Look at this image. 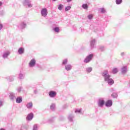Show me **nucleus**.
Masks as SVG:
<instances>
[{"instance_id": "1", "label": "nucleus", "mask_w": 130, "mask_h": 130, "mask_svg": "<svg viewBox=\"0 0 130 130\" xmlns=\"http://www.w3.org/2000/svg\"><path fill=\"white\" fill-rule=\"evenodd\" d=\"M103 76L105 78V81H108L109 85H113L114 84V81L113 79L110 78V75L108 74V70H105L103 73Z\"/></svg>"}, {"instance_id": "2", "label": "nucleus", "mask_w": 130, "mask_h": 130, "mask_svg": "<svg viewBox=\"0 0 130 130\" xmlns=\"http://www.w3.org/2000/svg\"><path fill=\"white\" fill-rule=\"evenodd\" d=\"M93 54H90L89 56H88L84 60V62H86V63L89 62L91 59H92V58L93 57Z\"/></svg>"}, {"instance_id": "3", "label": "nucleus", "mask_w": 130, "mask_h": 130, "mask_svg": "<svg viewBox=\"0 0 130 130\" xmlns=\"http://www.w3.org/2000/svg\"><path fill=\"white\" fill-rule=\"evenodd\" d=\"M41 14L43 17H46V16H47V9L46 8L42 9Z\"/></svg>"}, {"instance_id": "4", "label": "nucleus", "mask_w": 130, "mask_h": 130, "mask_svg": "<svg viewBox=\"0 0 130 130\" xmlns=\"http://www.w3.org/2000/svg\"><path fill=\"white\" fill-rule=\"evenodd\" d=\"M105 105L107 107H110L112 106V101L111 100H109L105 103Z\"/></svg>"}, {"instance_id": "5", "label": "nucleus", "mask_w": 130, "mask_h": 130, "mask_svg": "<svg viewBox=\"0 0 130 130\" xmlns=\"http://www.w3.org/2000/svg\"><path fill=\"white\" fill-rule=\"evenodd\" d=\"M35 63H36V61L35 60V59H31L29 63V67H30V68H32V67H34V66H35Z\"/></svg>"}, {"instance_id": "6", "label": "nucleus", "mask_w": 130, "mask_h": 130, "mask_svg": "<svg viewBox=\"0 0 130 130\" xmlns=\"http://www.w3.org/2000/svg\"><path fill=\"white\" fill-rule=\"evenodd\" d=\"M49 95L50 97L53 98L55 97L56 96V92L55 91H50L49 93Z\"/></svg>"}, {"instance_id": "7", "label": "nucleus", "mask_w": 130, "mask_h": 130, "mask_svg": "<svg viewBox=\"0 0 130 130\" xmlns=\"http://www.w3.org/2000/svg\"><path fill=\"white\" fill-rule=\"evenodd\" d=\"M105 103V101H104V100H100L99 102V106H100V107H103V105H104Z\"/></svg>"}, {"instance_id": "8", "label": "nucleus", "mask_w": 130, "mask_h": 130, "mask_svg": "<svg viewBox=\"0 0 130 130\" xmlns=\"http://www.w3.org/2000/svg\"><path fill=\"white\" fill-rule=\"evenodd\" d=\"M33 116H34L33 114L30 113L27 115L26 119H27V120H31V119L33 118Z\"/></svg>"}, {"instance_id": "9", "label": "nucleus", "mask_w": 130, "mask_h": 130, "mask_svg": "<svg viewBox=\"0 0 130 130\" xmlns=\"http://www.w3.org/2000/svg\"><path fill=\"white\" fill-rule=\"evenodd\" d=\"M65 69L67 70V71H71L72 70V66L67 65L65 67Z\"/></svg>"}, {"instance_id": "10", "label": "nucleus", "mask_w": 130, "mask_h": 130, "mask_svg": "<svg viewBox=\"0 0 130 130\" xmlns=\"http://www.w3.org/2000/svg\"><path fill=\"white\" fill-rule=\"evenodd\" d=\"M18 53L19 54H22L24 53V48H20L18 50Z\"/></svg>"}, {"instance_id": "11", "label": "nucleus", "mask_w": 130, "mask_h": 130, "mask_svg": "<svg viewBox=\"0 0 130 130\" xmlns=\"http://www.w3.org/2000/svg\"><path fill=\"white\" fill-rule=\"evenodd\" d=\"M112 73L113 74H117V73H118V70L117 69V68H113L112 69Z\"/></svg>"}, {"instance_id": "12", "label": "nucleus", "mask_w": 130, "mask_h": 130, "mask_svg": "<svg viewBox=\"0 0 130 130\" xmlns=\"http://www.w3.org/2000/svg\"><path fill=\"white\" fill-rule=\"evenodd\" d=\"M17 103H21L22 102V98H17L16 100Z\"/></svg>"}, {"instance_id": "13", "label": "nucleus", "mask_w": 130, "mask_h": 130, "mask_svg": "<svg viewBox=\"0 0 130 130\" xmlns=\"http://www.w3.org/2000/svg\"><path fill=\"white\" fill-rule=\"evenodd\" d=\"M32 106H33V104L32 103H29L26 105V107L28 108H32Z\"/></svg>"}, {"instance_id": "14", "label": "nucleus", "mask_w": 130, "mask_h": 130, "mask_svg": "<svg viewBox=\"0 0 130 130\" xmlns=\"http://www.w3.org/2000/svg\"><path fill=\"white\" fill-rule=\"evenodd\" d=\"M62 8H63V5L60 4L59 5H58V10H59L60 11H61V10H62Z\"/></svg>"}, {"instance_id": "15", "label": "nucleus", "mask_w": 130, "mask_h": 130, "mask_svg": "<svg viewBox=\"0 0 130 130\" xmlns=\"http://www.w3.org/2000/svg\"><path fill=\"white\" fill-rule=\"evenodd\" d=\"M71 8L72 7L71 6H67L65 8L66 12H68V11H70V10H71Z\"/></svg>"}, {"instance_id": "16", "label": "nucleus", "mask_w": 130, "mask_h": 130, "mask_svg": "<svg viewBox=\"0 0 130 130\" xmlns=\"http://www.w3.org/2000/svg\"><path fill=\"white\" fill-rule=\"evenodd\" d=\"M117 94L116 93H113L112 94V96L113 98H117Z\"/></svg>"}, {"instance_id": "17", "label": "nucleus", "mask_w": 130, "mask_h": 130, "mask_svg": "<svg viewBox=\"0 0 130 130\" xmlns=\"http://www.w3.org/2000/svg\"><path fill=\"white\" fill-rule=\"evenodd\" d=\"M101 13H102V14H104V13H105V12H106V10H105V9L104 8H101Z\"/></svg>"}, {"instance_id": "18", "label": "nucleus", "mask_w": 130, "mask_h": 130, "mask_svg": "<svg viewBox=\"0 0 130 130\" xmlns=\"http://www.w3.org/2000/svg\"><path fill=\"white\" fill-rule=\"evenodd\" d=\"M82 8H83V9H88V5H87V4H83V5H82Z\"/></svg>"}, {"instance_id": "19", "label": "nucleus", "mask_w": 130, "mask_h": 130, "mask_svg": "<svg viewBox=\"0 0 130 130\" xmlns=\"http://www.w3.org/2000/svg\"><path fill=\"white\" fill-rule=\"evenodd\" d=\"M121 2H122V0H116L117 5H120V4H121Z\"/></svg>"}, {"instance_id": "20", "label": "nucleus", "mask_w": 130, "mask_h": 130, "mask_svg": "<svg viewBox=\"0 0 130 130\" xmlns=\"http://www.w3.org/2000/svg\"><path fill=\"white\" fill-rule=\"evenodd\" d=\"M127 70V68L126 67H123L122 68V72H123V73H125V72H126Z\"/></svg>"}, {"instance_id": "21", "label": "nucleus", "mask_w": 130, "mask_h": 130, "mask_svg": "<svg viewBox=\"0 0 130 130\" xmlns=\"http://www.w3.org/2000/svg\"><path fill=\"white\" fill-rule=\"evenodd\" d=\"M68 63V59H65L63 60L62 64H67Z\"/></svg>"}, {"instance_id": "22", "label": "nucleus", "mask_w": 130, "mask_h": 130, "mask_svg": "<svg viewBox=\"0 0 130 130\" xmlns=\"http://www.w3.org/2000/svg\"><path fill=\"white\" fill-rule=\"evenodd\" d=\"M54 31H55V32H57V33H58V32H59V28L55 27L54 28Z\"/></svg>"}, {"instance_id": "23", "label": "nucleus", "mask_w": 130, "mask_h": 130, "mask_svg": "<svg viewBox=\"0 0 130 130\" xmlns=\"http://www.w3.org/2000/svg\"><path fill=\"white\" fill-rule=\"evenodd\" d=\"M87 72H88V73H90V72H92V68H87Z\"/></svg>"}, {"instance_id": "24", "label": "nucleus", "mask_w": 130, "mask_h": 130, "mask_svg": "<svg viewBox=\"0 0 130 130\" xmlns=\"http://www.w3.org/2000/svg\"><path fill=\"white\" fill-rule=\"evenodd\" d=\"M88 19H89V20H91V19H92V18H93V14L89 15L88 16Z\"/></svg>"}, {"instance_id": "25", "label": "nucleus", "mask_w": 130, "mask_h": 130, "mask_svg": "<svg viewBox=\"0 0 130 130\" xmlns=\"http://www.w3.org/2000/svg\"><path fill=\"white\" fill-rule=\"evenodd\" d=\"M34 130H37V125H35L34 126Z\"/></svg>"}, {"instance_id": "26", "label": "nucleus", "mask_w": 130, "mask_h": 130, "mask_svg": "<svg viewBox=\"0 0 130 130\" xmlns=\"http://www.w3.org/2000/svg\"><path fill=\"white\" fill-rule=\"evenodd\" d=\"M77 112H81V109H78L76 111H75V113H77Z\"/></svg>"}, {"instance_id": "27", "label": "nucleus", "mask_w": 130, "mask_h": 130, "mask_svg": "<svg viewBox=\"0 0 130 130\" xmlns=\"http://www.w3.org/2000/svg\"><path fill=\"white\" fill-rule=\"evenodd\" d=\"M2 28H3V24H0V30H2Z\"/></svg>"}, {"instance_id": "28", "label": "nucleus", "mask_w": 130, "mask_h": 130, "mask_svg": "<svg viewBox=\"0 0 130 130\" xmlns=\"http://www.w3.org/2000/svg\"><path fill=\"white\" fill-rule=\"evenodd\" d=\"M72 0H67L68 3H70V2H71Z\"/></svg>"}, {"instance_id": "29", "label": "nucleus", "mask_w": 130, "mask_h": 130, "mask_svg": "<svg viewBox=\"0 0 130 130\" xmlns=\"http://www.w3.org/2000/svg\"><path fill=\"white\" fill-rule=\"evenodd\" d=\"M2 5H3V3L0 2V7H1V6H2Z\"/></svg>"}, {"instance_id": "30", "label": "nucleus", "mask_w": 130, "mask_h": 130, "mask_svg": "<svg viewBox=\"0 0 130 130\" xmlns=\"http://www.w3.org/2000/svg\"><path fill=\"white\" fill-rule=\"evenodd\" d=\"M28 7H32V5L31 4L28 5Z\"/></svg>"}, {"instance_id": "31", "label": "nucleus", "mask_w": 130, "mask_h": 130, "mask_svg": "<svg viewBox=\"0 0 130 130\" xmlns=\"http://www.w3.org/2000/svg\"><path fill=\"white\" fill-rule=\"evenodd\" d=\"M9 54H10V52H8V53H7V56L9 55Z\"/></svg>"}, {"instance_id": "32", "label": "nucleus", "mask_w": 130, "mask_h": 130, "mask_svg": "<svg viewBox=\"0 0 130 130\" xmlns=\"http://www.w3.org/2000/svg\"><path fill=\"white\" fill-rule=\"evenodd\" d=\"M0 130H5V129L4 128H1V129H0Z\"/></svg>"}, {"instance_id": "33", "label": "nucleus", "mask_w": 130, "mask_h": 130, "mask_svg": "<svg viewBox=\"0 0 130 130\" xmlns=\"http://www.w3.org/2000/svg\"><path fill=\"white\" fill-rule=\"evenodd\" d=\"M51 108H52V106H51Z\"/></svg>"}, {"instance_id": "34", "label": "nucleus", "mask_w": 130, "mask_h": 130, "mask_svg": "<svg viewBox=\"0 0 130 130\" xmlns=\"http://www.w3.org/2000/svg\"><path fill=\"white\" fill-rule=\"evenodd\" d=\"M7 55V54H6ZM5 55H6V54H5Z\"/></svg>"}]
</instances>
